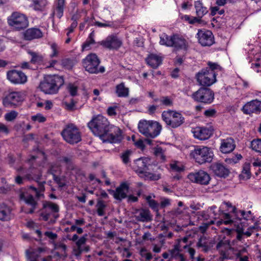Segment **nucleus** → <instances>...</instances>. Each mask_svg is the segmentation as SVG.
I'll return each mask as SVG.
<instances>
[{"mask_svg":"<svg viewBox=\"0 0 261 261\" xmlns=\"http://www.w3.org/2000/svg\"><path fill=\"white\" fill-rule=\"evenodd\" d=\"M88 126L103 142L118 143L123 139L121 129L117 126L110 125L108 119L101 115H98L94 117L88 123Z\"/></svg>","mask_w":261,"mask_h":261,"instance_id":"f257e3e1","label":"nucleus"},{"mask_svg":"<svg viewBox=\"0 0 261 261\" xmlns=\"http://www.w3.org/2000/svg\"><path fill=\"white\" fill-rule=\"evenodd\" d=\"M208 67L202 69L196 75L197 80L199 85L210 86L216 82V76L218 72H221L222 67L217 63L208 62Z\"/></svg>","mask_w":261,"mask_h":261,"instance_id":"f03ea898","label":"nucleus"},{"mask_svg":"<svg viewBox=\"0 0 261 261\" xmlns=\"http://www.w3.org/2000/svg\"><path fill=\"white\" fill-rule=\"evenodd\" d=\"M64 81L62 76L59 75H47L40 83L39 88L45 94H56L60 88L63 85Z\"/></svg>","mask_w":261,"mask_h":261,"instance_id":"7ed1b4c3","label":"nucleus"},{"mask_svg":"<svg viewBox=\"0 0 261 261\" xmlns=\"http://www.w3.org/2000/svg\"><path fill=\"white\" fill-rule=\"evenodd\" d=\"M139 131L147 138H155L159 135L162 128L161 124L155 121L142 120L138 126Z\"/></svg>","mask_w":261,"mask_h":261,"instance_id":"20e7f679","label":"nucleus"},{"mask_svg":"<svg viewBox=\"0 0 261 261\" xmlns=\"http://www.w3.org/2000/svg\"><path fill=\"white\" fill-rule=\"evenodd\" d=\"M213 156L211 149L204 146H194L193 149L191 150L190 153V158L200 165L211 162Z\"/></svg>","mask_w":261,"mask_h":261,"instance_id":"39448f33","label":"nucleus"},{"mask_svg":"<svg viewBox=\"0 0 261 261\" xmlns=\"http://www.w3.org/2000/svg\"><path fill=\"white\" fill-rule=\"evenodd\" d=\"M162 118L168 126L172 128L180 126L185 122V118L180 113L171 110L163 111Z\"/></svg>","mask_w":261,"mask_h":261,"instance_id":"423d86ee","label":"nucleus"},{"mask_svg":"<svg viewBox=\"0 0 261 261\" xmlns=\"http://www.w3.org/2000/svg\"><path fill=\"white\" fill-rule=\"evenodd\" d=\"M63 139L70 144H74L82 140L81 133L79 128L73 123L66 125L61 132Z\"/></svg>","mask_w":261,"mask_h":261,"instance_id":"0eeeda50","label":"nucleus"},{"mask_svg":"<svg viewBox=\"0 0 261 261\" xmlns=\"http://www.w3.org/2000/svg\"><path fill=\"white\" fill-rule=\"evenodd\" d=\"M8 25L16 31H21L27 28L29 25L28 17L23 14L13 12L8 19Z\"/></svg>","mask_w":261,"mask_h":261,"instance_id":"6e6552de","label":"nucleus"},{"mask_svg":"<svg viewBox=\"0 0 261 261\" xmlns=\"http://www.w3.org/2000/svg\"><path fill=\"white\" fill-rule=\"evenodd\" d=\"M100 61L95 54L88 55L83 60V66L86 70L91 73H103L105 68L103 66L99 67Z\"/></svg>","mask_w":261,"mask_h":261,"instance_id":"1a4fd4ad","label":"nucleus"},{"mask_svg":"<svg viewBox=\"0 0 261 261\" xmlns=\"http://www.w3.org/2000/svg\"><path fill=\"white\" fill-rule=\"evenodd\" d=\"M191 97L195 101L210 104L214 99V93L210 88L201 87L194 92Z\"/></svg>","mask_w":261,"mask_h":261,"instance_id":"9d476101","label":"nucleus"},{"mask_svg":"<svg viewBox=\"0 0 261 261\" xmlns=\"http://www.w3.org/2000/svg\"><path fill=\"white\" fill-rule=\"evenodd\" d=\"M24 100L23 94L19 91H11L6 94L3 99V104L6 108H16Z\"/></svg>","mask_w":261,"mask_h":261,"instance_id":"9b49d317","label":"nucleus"},{"mask_svg":"<svg viewBox=\"0 0 261 261\" xmlns=\"http://www.w3.org/2000/svg\"><path fill=\"white\" fill-rule=\"evenodd\" d=\"M20 199L24 201L27 205L31 206L29 210H25L24 211L27 214H32L37 207V202L34 198L33 193L30 190H21L19 192Z\"/></svg>","mask_w":261,"mask_h":261,"instance_id":"f8f14e48","label":"nucleus"},{"mask_svg":"<svg viewBox=\"0 0 261 261\" xmlns=\"http://www.w3.org/2000/svg\"><path fill=\"white\" fill-rule=\"evenodd\" d=\"M99 44L108 49L117 50L122 46V41L116 35L112 34L100 41Z\"/></svg>","mask_w":261,"mask_h":261,"instance_id":"ddd939ff","label":"nucleus"},{"mask_svg":"<svg viewBox=\"0 0 261 261\" xmlns=\"http://www.w3.org/2000/svg\"><path fill=\"white\" fill-rule=\"evenodd\" d=\"M197 36L198 41L202 46H211L214 42V35L211 31L206 30H199Z\"/></svg>","mask_w":261,"mask_h":261,"instance_id":"4468645a","label":"nucleus"},{"mask_svg":"<svg viewBox=\"0 0 261 261\" xmlns=\"http://www.w3.org/2000/svg\"><path fill=\"white\" fill-rule=\"evenodd\" d=\"M195 138L200 140H205L209 139L213 135V128L209 125L203 127H196L192 131Z\"/></svg>","mask_w":261,"mask_h":261,"instance_id":"2eb2a0df","label":"nucleus"},{"mask_svg":"<svg viewBox=\"0 0 261 261\" xmlns=\"http://www.w3.org/2000/svg\"><path fill=\"white\" fill-rule=\"evenodd\" d=\"M7 79L15 84H22L27 81V77L21 71L12 70L9 71L7 74Z\"/></svg>","mask_w":261,"mask_h":261,"instance_id":"dca6fc26","label":"nucleus"},{"mask_svg":"<svg viewBox=\"0 0 261 261\" xmlns=\"http://www.w3.org/2000/svg\"><path fill=\"white\" fill-rule=\"evenodd\" d=\"M59 206L50 201H45L43 203V212L41 217L44 221H47L51 213H57L59 211Z\"/></svg>","mask_w":261,"mask_h":261,"instance_id":"f3484780","label":"nucleus"},{"mask_svg":"<svg viewBox=\"0 0 261 261\" xmlns=\"http://www.w3.org/2000/svg\"><path fill=\"white\" fill-rule=\"evenodd\" d=\"M244 114L259 113L261 111V101L257 99L246 103L242 109Z\"/></svg>","mask_w":261,"mask_h":261,"instance_id":"a211bd4d","label":"nucleus"},{"mask_svg":"<svg viewBox=\"0 0 261 261\" xmlns=\"http://www.w3.org/2000/svg\"><path fill=\"white\" fill-rule=\"evenodd\" d=\"M128 190V185L126 182H122L119 187H117L115 191L108 190L109 193L117 200H121L126 197Z\"/></svg>","mask_w":261,"mask_h":261,"instance_id":"6ab92c4d","label":"nucleus"},{"mask_svg":"<svg viewBox=\"0 0 261 261\" xmlns=\"http://www.w3.org/2000/svg\"><path fill=\"white\" fill-rule=\"evenodd\" d=\"M151 159L149 158H140L134 161L133 168L138 172L143 173L148 169Z\"/></svg>","mask_w":261,"mask_h":261,"instance_id":"aec40b11","label":"nucleus"},{"mask_svg":"<svg viewBox=\"0 0 261 261\" xmlns=\"http://www.w3.org/2000/svg\"><path fill=\"white\" fill-rule=\"evenodd\" d=\"M13 218L12 208L5 203L0 204V221H9Z\"/></svg>","mask_w":261,"mask_h":261,"instance_id":"412c9836","label":"nucleus"},{"mask_svg":"<svg viewBox=\"0 0 261 261\" xmlns=\"http://www.w3.org/2000/svg\"><path fill=\"white\" fill-rule=\"evenodd\" d=\"M211 168L216 176L221 178L226 177L229 173V170L220 163L213 164Z\"/></svg>","mask_w":261,"mask_h":261,"instance_id":"4be33fe9","label":"nucleus"},{"mask_svg":"<svg viewBox=\"0 0 261 261\" xmlns=\"http://www.w3.org/2000/svg\"><path fill=\"white\" fill-rule=\"evenodd\" d=\"M235 147L234 140L231 138H228L222 140L220 149L222 153H228L232 151Z\"/></svg>","mask_w":261,"mask_h":261,"instance_id":"5701e85b","label":"nucleus"},{"mask_svg":"<svg viewBox=\"0 0 261 261\" xmlns=\"http://www.w3.org/2000/svg\"><path fill=\"white\" fill-rule=\"evenodd\" d=\"M43 36L41 31L37 28H30L23 33V37L25 40H32L34 39L41 38Z\"/></svg>","mask_w":261,"mask_h":261,"instance_id":"b1692460","label":"nucleus"},{"mask_svg":"<svg viewBox=\"0 0 261 261\" xmlns=\"http://www.w3.org/2000/svg\"><path fill=\"white\" fill-rule=\"evenodd\" d=\"M172 47L176 49H187L188 43L187 41L181 37L177 35H173V45Z\"/></svg>","mask_w":261,"mask_h":261,"instance_id":"393cba45","label":"nucleus"},{"mask_svg":"<svg viewBox=\"0 0 261 261\" xmlns=\"http://www.w3.org/2000/svg\"><path fill=\"white\" fill-rule=\"evenodd\" d=\"M135 217L138 221L141 222H149L152 220V216L149 211L146 209L137 211Z\"/></svg>","mask_w":261,"mask_h":261,"instance_id":"a878e982","label":"nucleus"},{"mask_svg":"<svg viewBox=\"0 0 261 261\" xmlns=\"http://www.w3.org/2000/svg\"><path fill=\"white\" fill-rule=\"evenodd\" d=\"M187 177L189 179H210L209 174L204 170H195L190 173Z\"/></svg>","mask_w":261,"mask_h":261,"instance_id":"bb28decb","label":"nucleus"},{"mask_svg":"<svg viewBox=\"0 0 261 261\" xmlns=\"http://www.w3.org/2000/svg\"><path fill=\"white\" fill-rule=\"evenodd\" d=\"M146 62L152 68H156L161 64L162 59L161 57L152 54L148 56Z\"/></svg>","mask_w":261,"mask_h":261,"instance_id":"cd10ccee","label":"nucleus"},{"mask_svg":"<svg viewBox=\"0 0 261 261\" xmlns=\"http://www.w3.org/2000/svg\"><path fill=\"white\" fill-rule=\"evenodd\" d=\"M32 2L31 7L37 11L43 12L48 5L47 0H28Z\"/></svg>","mask_w":261,"mask_h":261,"instance_id":"c85d7f7f","label":"nucleus"},{"mask_svg":"<svg viewBox=\"0 0 261 261\" xmlns=\"http://www.w3.org/2000/svg\"><path fill=\"white\" fill-rule=\"evenodd\" d=\"M65 0H57L56 7L51 14V16L54 17L56 15L59 18H61L63 14Z\"/></svg>","mask_w":261,"mask_h":261,"instance_id":"c756f323","label":"nucleus"},{"mask_svg":"<svg viewBox=\"0 0 261 261\" xmlns=\"http://www.w3.org/2000/svg\"><path fill=\"white\" fill-rule=\"evenodd\" d=\"M28 53L31 57L30 62L32 64H40L43 61V56L38 53L33 51L32 50H28Z\"/></svg>","mask_w":261,"mask_h":261,"instance_id":"7c9ffc66","label":"nucleus"},{"mask_svg":"<svg viewBox=\"0 0 261 261\" xmlns=\"http://www.w3.org/2000/svg\"><path fill=\"white\" fill-rule=\"evenodd\" d=\"M194 5L196 14L198 17L202 18L203 16L207 13L208 11L207 8L203 7L202 3L200 1L195 2Z\"/></svg>","mask_w":261,"mask_h":261,"instance_id":"2f4dec72","label":"nucleus"},{"mask_svg":"<svg viewBox=\"0 0 261 261\" xmlns=\"http://www.w3.org/2000/svg\"><path fill=\"white\" fill-rule=\"evenodd\" d=\"M44 251L43 248H38L31 251H27L26 253L30 261H38L37 259L39 257L40 254Z\"/></svg>","mask_w":261,"mask_h":261,"instance_id":"473e14b6","label":"nucleus"},{"mask_svg":"<svg viewBox=\"0 0 261 261\" xmlns=\"http://www.w3.org/2000/svg\"><path fill=\"white\" fill-rule=\"evenodd\" d=\"M116 92L118 97H126L128 95L129 89L124 86L123 83L117 85Z\"/></svg>","mask_w":261,"mask_h":261,"instance_id":"72a5a7b5","label":"nucleus"},{"mask_svg":"<svg viewBox=\"0 0 261 261\" xmlns=\"http://www.w3.org/2000/svg\"><path fill=\"white\" fill-rule=\"evenodd\" d=\"M160 44L168 47H172V45H173V35L169 36L165 33H163L160 35Z\"/></svg>","mask_w":261,"mask_h":261,"instance_id":"f704fd0d","label":"nucleus"},{"mask_svg":"<svg viewBox=\"0 0 261 261\" xmlns=\"http://www.w3.org/2000/svg\"><path fill=\"white\" fill-rule=\"evenodd\" d=\"M172 172L180 173L184 171V166L178 162H174L170 164Z\"/></svg>","mask_w":261,"mask_h":261,"instance_id":"c9c22d12","label":"nucleus"},{"mask_svg":"<svg viewBox=\"0 0 261 261\" xmlns=\"http://www.w3.org/2000/svg\"><path fill=\"white\" fill-rule=\"evenodd\" d=\"M45 182V181H43V184H39V186L38 189L32 186L30 187V190L33 191V194H34L38 198H40L43 196L42 192L44 191L43 184Z\"/></svg>","mask_w":261,"mask_h":261,"instance_id":"e433bc0d","label":"nucleus"},{"mask_svg":"<svg viewBox=\"0 0 261 261\" xmlns=\"http://www.w3.org/2000/svg\"><path fill=\"white\" fill-rule=\"evenodd\" d=\"M60 171V167L59 166L53 165L49 170V174L53 175V179H61L59 177Z\"/></svg>","mask_w":261,"mask_h":261,"instance_id":"4c0bfd02","label":"nucleus"},{"mask_svg":"<svg viewBox=\"0 0 261 261\" xmlns=\"http://www.w3.org/2000/svg\"><path fill=\"white\" fill-rule=\"evenodd\" d=\"M180 246L179 245L174 246V249L170 251V254L172 258L175 259L181 258V256H184L182 254L179 253Z\"/></svg>","mask_w":261,"mask_h":261,"instance_id":"58836bf2","label":"nucleus"},{"mask_svg":"<svg viewBox=\"0 0 261 261\" xmlns=\"http://www.w3.org/2000/svg\"><path fill=\"white\" fill-rule=\"evenodd\" d=\"M236 231L237 233L236 237V240H234L232 241L231 244L234 245L238 241H241L243 239V235L244 234V229L242 227L238 226L236 229Z\"/></svg>","mask_w":261,"mask_h":261,"instance_id":"ea45409f","label":"nucleus"},{"mask_svg":"<svg viewBox=\"0 0 261 261\" xmlns=\"http://www.w3.org/2000/svg\"><path fill=\"white\" fill-rule=\"evenodd\" d=\"M97 207V214L100 216H102L105 215V209L106 207L105 202L102 200H99L96 205Z\"/></svg>","mask_w":261,"mask_h":261,"instance_id":"a19ab883","label":"nucleus"},{"mask_svg":"<svg viewBox=\"0 0 261 261\" xmlns=\"http://www.w3.org/2000/svg\"><path fill=\"white\" fill-rule=\"evenodd\" d=\"M66 89L71 96H75L77 95L78 87L75 84L69 83L67 86Z\"/></svg>","mask_w":261,"mask_h":261,"instance_id":"79ce46f5","label":"nucleus"},{"mask_svg":"<svg viewBox=\"0 0 261 261\" xmlns=\"http://www.w3.org/2000/svg\"><path fill=\"white\" fill-rule=\"evenodd\" d=\"M240 176L243 178L249 179L251 177V173L250 172V167L248 164L244 166L243 170Z\"/></svg>","mask_w":261,"mask_h":261,"instance_id":"37998d69","label":"nucleus"},{"mask_svg":"<svg viewBox=\"0 0 261 261\" xmlns=\"http://www.w3.org/2000/svg\"><path fill=\"white\" fill-rule=\"evenodd\" d=\"M132 154V151L130 150H127L122 152L120 155L121 159L124 164H128L129 161V157Z\"/></svg>","mask_w":261,"mask_h":261,"instance_id":"c03bdc74","label":"nucleus"},{"mask_svg":"<svg viewBox=\"0 0 261 261\" xmlns=\"http://www.w3.org/2000/svg\"><path fill=\"white\" fill-rule=\"evenodd\" d=\"M18 116V113L15 111H11L5 115V119L7 121H12L16 119Z\"/></svg>","mask_w":261,"mask_h":261,"instance_id":"a18cd8bd","label":"nucleus"},{"mask_svg":"<svg viewBox=\"0 0 261 261\" xmlns=\"http://www.w3.org/2000/svg\"><path fill=\"white\" fill-rule=\"evenodd\" d=\"M197 246L198 247H202L203 248V250L205 251H207L208 250V246H207V241H206V238L205 237H201L197 243Z\"/></svg>","mask_w":261,"mask_h":261,"instance_id":"49530a36","label":"nucleus"},{"mask_svg":"<svg viewBox=\"0 0 261 261\" xmlns=\"http://www.w3.org/2000/svg\"><path fill=\"white\" fill-rule=\"evenodd\" d=\"M252 148L257 152H261V139L253 140L251 142Z\"/></svg>","mask_w":261,"mask_h":261,"instance_id":"de8ad7c7","label":"nucleus"},{"mask_svg":"<svg viewBox=\"0 0 261 261\" xmlns=\"http://www.w3.org/2000/svg\"><path fill=\"white\" fill-rule=\"evenodd\" d=\"M161 105L167 107L171 106L173 105L172 100L168 96H163L160 99Z\"/></svg>","mask_w":261,"mask_h":261,"instance_id":"09e8293b","label":"nucleus"},{"mask_svg":"<svg viewBox=\"0 0 261 261\" xmlns=\"http://www.w3.org/2000/svg\"><path fill=\"white\" fill-rule=\"evenodd\" d=\"M51 49H52V53L50 54L49 57L51 58L57 57L59 54V49L57 44L53 43L50 45Z\"/></svg>","mask_w":261,"mask_h":261,"instance_id":"8fccbe9b","label":"nucleus"},{"mask_svg":"<svg viewBox=\"0 0 261 261\" xmlns=\"http://www.w3.org/2000/svg\"><path fill=\"white\" fill-rule=\"evenodd\" d=\"M154 154L161 160L164 161L165 160V156L164 154V150L160 147H156L154 149Z\"/></svg>","mask_w":261,"mask_h":261,"instance_id":"3c124183","label":"nucleus"},{"mask_svg":"<svg viewBox=\"0 0 261 261\" xmlns=\"http://www.w3.org/2000/svg\"><path fill=\"white\" fill-rule=\"evenodd\" d=\"M146 200L148 203L149 206L151 208H152L154 211H157L158 210V203L154 200L151 199V197L150 196L147 197Z\"/></svg>","mask_w":261,"mask_h":261,"instance_id":"603ef678","label":"nucleus"},{"mask_svg":"<svg viewBox=\"0 0 261 261\" xmlns=\"http://www.w3.org/2000/svg\"><path fill=\"white\" fill-rule=\"evenodd\" d=\"M95 43V40H91L90 39L87 38L86 41L82 45V49L83 50H88L91 48V45Z\"/></svg>","mask_w":261,"mask_h":261,"instance_id":"864d4df0","label":"nucleus"},{"mask_svg":"<svg viewBox=\"0 0 261 261\" xmlns=\"http://www.w3.org/2000/svg\"><path fill=\"white\" fill-rule=\"evenodd\" d=\"M87 234H85L80 238L76 242L75 244L76 247L82 248L85 244L87 240Z\"/></svg>","mask_w":261,"mask_h":261,"instance_id":"5fc2aeb1","label":"nucleus"},{"mask_svg":"<svg viewBox=\"0 0 261 261\" xmlns=\"http://www.w3.org/2000/svg\"><path fill=\"white\" fill-rule=\"evenodd\" d=\"M63 103L65 106L66 109L67 110L72 111L74 109L75 103L73 99H71L70 102L64 101Z\"/></svg>","mask_w":261,"mask_h":261,"instance_id":"6e6d98bb","label":"nucleus"},{"mask_svg":"<svg viewBox=\"0 0 261 261\" xmlns=\"http://www.w3.org/2000/svg\"><path fill=\"white\" fill-rule=\"evenodd\" d=\"M31 119L33 121H38V122H44L46 120V118L40 114L32 116Z\"/></svg>","mask_w":261,"mask_h":261,"instance_id":"4d7b16f0","label":"nucleus"},{"mask_svg":"<svg viewBox=\"0 0 261 261\" xmlns=\"http://www.w3.org/2000/svg\"><path fill=\"white\" fill-rule=\"evenodd\" d=\"M62 65L67 69H71L73 66V63L71 60L65 59L62 60Z\"/></svg>","mask_w":261,"mask_h":261,"instance_id":"13d9d810","label":"nucleus"},{"mask_svg":"<svg viewBox=\"0 0 261 261\" xmlns=\"http://www.w3.org/2000/svg\"><path fill=\"white\" fill-rule=\"evenodd\" d=\"M242 158V156L240 154H237L234 158H232L228 159L226 160V161L228 162V163H236L238 161L241 160Z\"/></svg>","mask_w":261,"mask_h":261,"instance_id":"bf43d9fd","label":"nucleus"},{"mask_svg":"<svg viewBox=\"0 0 261 261\" xmlns=\"http://www.w3.org/2000/svg\"><path fill=\"white\" fill-rule=\"evenodd\" d=\"M141 255L147 260H150L152 258V254L150 252H146V250L144 249L141 250Z\"/></svg>","mask_w":261,"mask_h":261,"instance_id":"052dcab7","label":"nucleus"},{"mask_svg":"<svg viewBox=\"0 0 261 261\" xmlns=\"http://www.w3.org/2000/svg\"><path fill=\"white\" fill-rule=\"evenodd\" d=\"M0 133L8 134L9 133V129L8 127L3 123L0 122Z\"/></svg>","mask_w":261,"mask_h":261,"instance_id":"680f3d73","label":"nucleus"},{"mask_svg":"<svg viewBox=\"0 0 261 261\" xmlns=\"http://www.w3.org/2000/svg\"><path fill=\"white\" fill-rule=\"evenodd\" d=\"M116 107H109L107 110V113L108 114L109 116H113L116 115Z\"/></svg>","mask_w":261,"mask_h":261,"instance_id":"e2e57ef3","label":"nucleus"},{"mask_svg":"<svg viewBox=\"0 0 261 261\" xmlns=\"http://www.w3.org/2000/svg\"><path fill=\"white\" fill-rule=\"evenodd\" d=\"M44 234L51 240H55L57 238V234L51 231H46Z\"/></svg>","mask_w":261,"mask_h":261,"instance_id":"0e129e2a","label":"nucleus"},{"mask_svg":"<svg viewBox=\"0 0 261 261\" xmlns=\"http://www.w3.org/2000/svg\"><path fill=\"white\" fill-rule=\"evenodd\" d=\"M216 111L214 109H208L206 110L204 114L207 117H212L215 115Z\"/></svg>","mask_w":261,"mask_h":261,"instance_id":"69168bd1","label":"nucleus"},{"mask_svg":"<svg viewBox=\"0 0 261 261\" xmlns=\"http://www.w3.org/2000/svg\"><path fill=\"white\" fill-rule=\"evenodd\" d=\"M82 253V248L76 247L73 249V253L76 256H80Z\"/></svg>","mask_w":261,"mask_h":261,"instance_id":"338daca9","label":"nucleus"},{"mask_svg":"<svg viewBox=\"0 0 261 261\" xmlns=\"http://www.w3.org/2000/svg\"><path fill=\"white\" fill-rule=\"evenodd\" d=\"M135 145L139 148L143 149L145 148L144 142L142 140H139L135 143Z\"/></svg>","mask_w":261,"mask_h":261,"instance_id":"774afa93","label":"nucleus"}]
</instances>
